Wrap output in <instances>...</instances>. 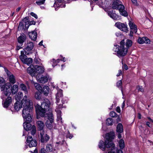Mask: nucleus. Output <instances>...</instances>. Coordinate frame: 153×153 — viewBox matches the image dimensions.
<instances>
[{"instance_id":"obj_1","label":"nucleus","mask_w":153,"mask_h":153,"mask_svg":"<svg viewBox=\"0 0 153 153\" xmlns=\"http://www.w3.org/2000/svg\"><path fill=\"white\" fill-rule=\"evenodd\" d=\"M50 102L47 99H45L42 103L41 106L37 104L35 106L36 111L42 117H44L47 121L45 123L46 126L49 129H51L53 126V117L50 109Z\"/></svg>"},{"instance_id":"obj_2","label":"nucleus","mask_w":153,"mask_h":153,"mask_svg":"<svg viewBox=\"0 0 153 153\" xmlns=\"http://www.w3.org/2000/svg\"><path fill=\"white\" fill-rule=\"evenodd\" d=\"M11 86L9 83H5L4 79L0 77V87L2 92L1 97L3 100L6 99L4 103H2L3 107L5 108H7L12 102L11 97H9L11 94L10 88Z\"/></svg>"},{"instance_id":"obj_3","label":"nucleus","mask_w":153,"mask_h":153,"mask_svg":"<svg viewBox=\"0 0 153 153\" xmlns=\"http://www.w3.org/2000/svg\"><path fill=\"white\" fill-rule=\"evenodd\" d=\"M22 102L26 104L24 105L22 111V115L24 121H28L29 122L32 121L31 115L32 110L33 108L32 101L27 97L25 96L22 99Z\"/></svg>"},{"instance_id":"obj_4","label":"nucleus","mask_w":153,"mask_h":153,"mask_svg":"<svg viewBox=\"0 0 153 153\" xmlns=\"http://www.w3.org/2000/svg\"><path fill=\"white\" fill-rule=\"evenodd\" d=\"M124 40L121 41L120 42V46L116 45L114 48V51L117 52V55L119 57L123 56H125L127 53L128 48L132 45V42L130 40H127L126 44L127 48H124Z\"/></svg>"},{"instance_id":"obj_5","label":"nucleus","mask_w":153,"mask_h":153,"mask_svg":"<svg viewBox=\"0 0 153 153\" xmlns=\"http://www.w3.org/2000/svg\"><path fill=\"white\" fill-rule=\"evenodd\" d=\"M113 9L118 10L120 14L123 16L126 17L128 16L127 12L125 10V7L120 3L119 0H114L112 4Z\"/></svg>"},{"instance_id":"obj_6","label":"nucleus","mask_w":153,"mask_h":153,"mask_svg":"<svg viewBox=\"0 0 153 153\" xmlns=\"http://www.w3.org/2000/svg\"><path fill=\"white\" fill-rule=\"evenodd\" d=\"M99 148L103 151L105 149L106 147L107 148H110L112 147H114V144L113 142L111 141H108V140H105L104 142L102 140H100L99 144Z\"/></svg>"},{"instance_id":"obj_7","label":"nucleus","mask_w":153,"mask_h":153,"mask_svg":"<svg viewBox=\"0 0 153 153\" xmlns=\"http://www.w3.org/2000/svg\"><path fill=\"white\" fill-rule=\"evenodd\" d=\"M5 71L7 75V80L9 82L8 83L10 85V84H13L15 83L16 82L15 76L8 70H7Z\"/></svg>"},{"instance_id":"obj_8","label":"nucleus","mask_w":153,"mask_h":153,"mask_svg":"<svg viewBox=\"0 0 153 153\" xmlns=\"http://www.w3.org/2000/svg\"><path fill=\"white\" fill-rule=\"evenodd\" d=\"M26 144L30 147H35L37 145V142L35 140L33 139L31 136H29L27 138Z\"/></svg>"},{"instance_id":"obj_9","label":"nucleus","mask_w":153,"mask_h":153,"mask_svg":"<svg viewBox=\"0 0 153 153\" xmlns=\"http://www.w3.org/2000/svg\"><path fill=\"white\" fill-rule=\"evenodd\" d=\"M115 26L119 29L126 32L128 30V27L126 25L120 22H117L115 24Z\"/></svg>"},{"instance_id":"obj_10","label":"nucleus","mask_w":153,"mask_h":153,"mask_svg":"<svg viewBox=\"0 0 153 153\" xmlns=\"http://www.w3.org/2000/svg\"><path fill=\"white\" fill-rule=\"evenodd\" d=\"M34 46L33 43L32 42H29L27 43V46L24 49V51L25 54L28 55L29 53L28 52L32 50Z\"/></svg>"},{"instance_id":"obj_11","label":"nucleus","mask_w":153,"mask_h":153,"mask_svg":"<svg viewBox=\"0 0 153 153\" xmlns=\"http://www.w3.org/2000/svg\"><path fill=\"white\" fill-rule=\"evenodd\" d=\"M41 141L42 143L47 142L49 140L50 137L46 134H44V131L40 132Z\"/></svg>"},{"instance_id":"obj_12","label":"nucleus","mask_w":153,"mask_h":153,"mask_svg":"<svg viewBox=\"0 0 153 153\" xmlns=\"http://www.w3.org/2000/svg\"><path fill=\"white\" fill-rule=\"evenodd\" d=\"M25 104L22 102V100L20 102L17 101L14 104V108L15 110L18 111L22 108V106L24 107V105Z\"/></svg>"},{"instance_id":"obj_13","label":"nucleus","mask_w":153,"mask_h":153,"mask_svg":"<svg viewBox=\"0 0 153 153\" xmlns=\"http://www.w3.org/2000/svg\"><path fill=\"white\" fill-rule=\"evenodd\" d=\"M150 42V40L146 37H143L142 38L139 37L138 39V42L140 44H143L144 43L149 44Z\"/></svg>"},{"instance_id":"obj_14","label":"nucleus","mask_w":153,"mask_h":153,"mask_svg":"<svg viewBox=\"0 0 153 153\" xmlns=\"http://www.w3.org/2000/svg\"><path fill=\"white\" fill-rule=\"evenodd\" d=\"M31 122H28V121H25L23 123V126L24 129L26 131L30 130L31 129L32 126H31L30 123Z\"/></svg>"},{"instance_id":"obj_15","label":"nucleus","mask_w":153,"mask_h":153,"mask_svg":"<svg viewBox=\"0 0 153 153\" xmlns=\"http://www.w3.org/2000/svg\"><path fill=\"white\" fill-rule=\"evenodd\" d=\"M36 125L39 130L40 132L44 131L43 129L45 127V124L42 121H38L36 122Z\"/></svg>"},{"instance_id":"obj_16","label":"nucleus","mask_w":153,"mask_h":153,"mask_svg":"<svg viewBox=\"0 0 153 153\" xmlns=\"http://www.w3.org/2000/svg\"><path fill=\"white\" fill-rule=\"evenodd\" d=\"M34 69H36V73L38 74H42L44 72L45 69L43 66L35 65L34 67Z\"/></svg>"},{"instance_id":"obj_17","label":"nucleus","mask_w":153,"mask_h":153,"mask_svg":"<svg viewBox=\"0 0 153 153\" xmlns=\"http://www.w3.org/2000/svg\"><path fill=\"white\" fill-rule=\"evenodd\" d=\"M28 35L30 38L31 40L35 41L36 40L37 37V32L35 31H33L28 33Z\"/></svg>"},{"instance_id":"obj_18","label":"nucleus","mask_w":153,"mask_h":153,"mask_svg":"<svg viewBox=\"0 0 153 153\" xmlns=\"http://www.w3.org/2000/svg\"><path fill=\"white\" fill-rule=\"evenodd\" d=\"M114 134L112 132H110L109 133H107L106 134L105 137L106 140H108V141H112V140L114 138Z\"/></svg>"},{"instance_id":"obj_19","label":"nucleus","mask_w":153,"mask_h":153,"mask_svg":"<svg viewBox=\"0 0 153 153\" xmlns=\"http://www.w3.org/2000/svg\"><path fill=\"white\" fill-rule=\"evenodd\" d=\"M49 76L48 75L43 76L38 79L39 82L42 83H45L48 81Z\"/></svg>"},{"instance_id":"obj_20","label":"nucleus","mask_w":153,"mask_h":153,"mask_svg":"<svg viewBox=\"0 0 153 153\" xmlns=\"http://www.w3.org/2000/svg\"><path fill=\"white\" fill-rule=\"evenodd\" d=\"M130 29L133 30V32L136 33L137 31V26L132 22L129 21L128 23Z\"/></svg>"},{"instance_id":"obj_21","label":"nucleus","mask_w":153,"mask_h":153,"mask_svg":"<svg viewBox=\"0 0 153 153\" xmlns=\"http://www.w3.org/2000/svg\"><path fill=\"white\" fill-rule=\"evenodd\" d=\"M107 13L110 17L114 20H117L118 18V16L115 13H113V11H108Z\"/></svg>"},{"instance_id":"obj_22","label":"nucleus","mask_w":153,"mask_h":153,"mask_svg":"<svg viewBox=\"0 0 153 153\" xmlns=\"http://www.w3.org/2000/svg\"><path fill=\"white\" fill-rule=\"evenodd\" d=\"M27 71L28 73L32 76H34L36 75V69L32 68L31 66L28 67L27 68Z\"/></svg>"},{"instance_id":"obj_23","label":"nucleus","mask_w":153,"mask_h":153,"mask_svg":"<svg viewBox=\"0 0 153 153\" xmlns=\"http://www.w3.org/2000/svg\"><path fill=\"white\" fill-rule=\"evenodd\" d=\"M63 96L62 90L61 89H59L58 91V92L56 94V103H58L59 100L60 99L59 98L60 97H62Z\"/></svg>"},{"instance_id":"obj_24","label":"nucleus","mask_w":153,"mask_h":153,"mask_svg":"<svg viewBox=\"0 0 153 153\" xmlns=\"http://www.w3.org/2000/svg\"><path fill=\"white\" fill-rule=\"evenodd\" d=\"M20 87L21 90L24 91L25 93V96L26 95L27 97V95L28 93V91L26 85L22 83L20 84Z\"/></svg>"},{"instance_id":"obj_25","label":"nucleus","mask_w":153,"mask_h":153,"mask_svg":"<svg viewBox=\"0 0 153 153\" xmlns=\"http://www.w3.org/2000/svg\"><path fill=\"white\" fill-rule=\"evenodd\" d=\"M108 153H123V152L121 150L117 149L114 144V147H112V146L111 151L108 152Z\"/></svg>"},{"instance_id":"obj_26","label":"nucleus","mask_w":153,"mask_h":153,"mask_svg":"<svg viewBox=\"0 0 153 153\" xmlns=\"http://www.w3.org/2000/svg\"><path fill=\"white\" fill-rule=\"evenodd\" d=\"M18 90V86L16 85H13L11 86V92L13 94H15Z\"/></svg>"},{"instance_id":"obj_27","label":"nucleus","mask_w":153,"mask_h":153,"mask_svg":"<svg viewBox=\"0 0 153 153\" xmlns=\"http://www.w3.org/2000/svg\"><path fill=\"white\" fill-rule=\"evenodd\" d=\"M24 51H21V55L19 56L21 60L24 63L27 58V56L24 54Z\"/></svg>"},{"instance_id":"obj_28","label":"nucleus","mask_w":153,"mask_h":153,"mask_svg":"<svg viewBox=\"0 0 153 153\" xmlns=\"http://www.w3.org/2000/svg\"><path fill=\"white\" fill-rule=\"evenodd\" d=\"M116 131L118 133H121L123 131V125L121 123H119L117 127Z\"/></svg>"},{"instance_id":"obj_29","label":"nucleus","mask_w":153,"mask_h":153,"mask_svg":"<svg viewBox=\"0 0 153 153\" xmlns=\"http://www.w3.org/2000/svg\"><path fill=\"white\" fill-rule=\"evenodd\" d=\"M49 87L48 86H45L43 87L42 90V91L43 92L44 94L46 96L49 93Z\"/></svg>"},{"instance_id":"obj_30","label":"nucleus","mask_w":153,"mask_h":153,"mask_svg":"<svg viewBox=\"0 0 153 153\" xmlns=\"http://www.w3.org/2000/svg\"><path fill=\"white\" fill-rule=\"evenodd\" d=\"M26 39V37L24 35H21L19 36L18 39V42L20 44H22Z\"/></svg>"},{"instance_id":"obj_31","label":"nucleus","mask_w":153,"mask_h":153,"mask_svg":"<svg viewBox=\"0 0 153 153\" xmlns=\"http://www.w3.org/2000/svg\"><path fill=\"white\" fill-rule=\"evenodd\" d=\"M23 94L22 92H19L17 94L15 95V98L17 101H18V100H20L21 99L22 97L23 96Z\"/></svg>"},{"instance_id":"obj_32","label":"nucleus","mask_w":153,"mask_h":153,"mask_svg":"<svg viewBox=\"0 0 153 153\" xmlns=\"http://www.w3.org/2000/svg\"><path fill=\"white\" fill-rule=\"evenodd\" d=\"M33 59L31 58H27L24 63L28 65H30L32 62Z\"/></svg>"},{"instance_id":"obj_33","label":"nucleus","mask_w":153,"mask_h":153,"mask_svg":"<svg viewBox=\"0 0 153 153\" xmlns=\"http://www.w3.org/2000/svg\"><path fill=\"white\" fill-rule=\"evenodd\" d=\"M60 60V59H58L56 60L54 59H53L51 61V62H52V66L54 67L59 62Z\"/></svg>"},{"instance_id":"obj_34","label":"nucleus","mask_w":153,"mask_h":153,"mask_svg":"<svg viewBox=\"0 0 153 153\" xmlns=\"http://www.w3.org/2000/svg\"><path fill=\"white\" fill-rule=\"evenodd\" d=\"M106 123L108 125H112L113 123V120L112 118H109L106 120Z\"/></svg>"},{"instance_id":"obj_35","label":"nucleus","mask_w":153,"mask_h":153,"mask_svg":"<svg viewBox=\"0 0 153 153\" xmlns=\"http://www.w3.org/2000/svg\"><path fill=\"white\" fill-rule=\"evenodd\" d=\"M34 85L35 88L37 90L40 91V92L42 91V88L39 84L36 83L34 84Z\"/></svg>"},{"instance_id":"obj_36","label":"nucleus","mask_w":153,"mask_h":153,"mask_svg":"<svg viewBox=\"0 0 153 153\" xmlns=\"http://www.w3.org/2000/svg\"><path fill=\"white\" fill-rule=\"evenodd\" d=\"M119 145L121 149H123L125 146L124 142L123 140L121 139L119 141Z\"/></svg>"},{"instance_id":"obj_37","label":"nucleus","mask_w":153,"mask_h":153,"mask_svg":"<svg viewBox=\"0 0 153 153\" xmlns=\"http://www.w3.org/2000/svg\"><path fill=\"white\" fill-rule=\"evenodd\" d=\"M35 97L36 99H40L41 97V94L39 92H36L35 93Z\"/></svg>"},{"instance_id":"obj_38","label":"nucleus","mask_w":153,"mask_h":153,"mask_svg":"<svg viewBox=\"0 0 153 153\" xmlns=\"http://www.w3.org/2000/svg\"><path fill=\"white\" fill-rule=\"evenodd\" d=\"M31 134L32 135H34L36 133V128L35 126L33 125L31 128Z\"/></svg>"},{"instance_id":"obj_39","label":"nucleus","mask_w":153,"mask_h":153,"mask_svg":"<svg viewBox=\"0 0 153 153\" xmlns=\"http://www.w3.org/2000/svg\"><path fill=\"white\" fill-rule=\"evenodd\" d=\"M55 111L57 112V117H59V119H60L61 121L62 122V118L61 117V112L60 110L56 109Z\"/></svg>"},{"instance_id":"obj_40","label":"nucleus","mask_w":153,"mask_h":153,"mask_svg":"<svg viewBox=\"0 0 153 153\" xmlns=\"http://www.w3.org/2000/svg\"><path fill=\"white\" fill-rule=\"evenodd\" d=\"M45 0H38L36 2V3L39 5H40L43 4L45 1Z\"/></svg>"},{"instance_id":"obj_41","label":"nucleus","mask_w":153,"mask_h":153,"mask_svg":"<svg viewBox=\"0 0 153 153\" xmlns=\"http://www.w3.org/2000/svg\"><path fill=\"white\" fill-rule=\"evenodd\" d=\"M110 116L112 117H116L117 116V114L114 111H112L110 113Z\"/></svg>"},{"instance_id":"obj_42","label":"nucleus","mask_w":153,"mask_h":153,"mask_svg":"<svg viewBox=\"0 0 153 153\" xmlns=\"http://www.w3.org/2000/svg\"><path fill=\"white\" fill-rule=\"evenodd\" d=\"M46 149L47 150L48 152H50L52 151V148L51 144H48L46 146Z\"/></svg>"},{"instance_id":"obj_43","label":"nucleus","mask_w":153,"mask_h":153,"mask_svg":"<svg viewBox=\"0 0 153 153\" xmlns=\"http://www.w3.org/2000/svg\"><path fill=\"white\" fill-rule=\"evenodd\" d=\"M138 91L143 92L144 89L142 86H138L137 88Z\"/></svg>"},{"instance_id":"obj_44","label":"nucleus","mask_w":153,"mask_h":153,"mask_svg":"<svg viewBox=\"0 0 153 153\" xmlns=\"http://www.w3.org/2000/svg\"><path fill=\"white\" fill-rule=\"evenodd\" d=\"M122 85V82L121 80H119L117 83V86L118 87H119L121 86Z\"/></svg>"},{"instance_id":"obj_45","label":"nucleus","mask_w":153,"mask_h":153,"mask_svg":"<svg viewBox=\"0 0 153 153\" xmlns=\"http://www.w3.org/2000/svg\"><path fill=\"white\" fill-rule=\"evenodd\" d=\"M30 14L33 17H34L36 19H37L38 18V16L37 15L34 13L31 12L30 13Z\"/></svg>"},{"instance_id":"obj_46","label":"nucleus","mask_w":153,"mask_h":153,"mask_svg":"<svg viewBox=\"0 0 153 153\" xmlns=\"http://www.w3.org/2000/svg\"><path fill=\"white\" fill-rule=\"evenodd\" d=\"M132 3L134 4L135 5L138 6L139 5L137 3V0H131Z\"/></svg>"},{"instance_id":"obj_47","label":"nucleus","mask_w":153,"mask_h":153,"mask_svg":"<svg viewBox=\"0 0 153 153\" xmlns=\"http://www.w3.org/2000/svg\"><path fill=\"white\" fill-rule=\"evenodd\" d=\"M133 33H134L133 30H131L130 31L129 35L131 37H132L133 36Z\"/></svg>"},{"instance_id":"obj_48","label":"nucleus","mask_w":153,"mask_h":153,"mask_svg":"<svg viewBox=\"0 0 153 153\" xmlns=\"http://www.w3.org/2000/svg\"><path fill=\"white\" fill-rule=\"evenodd\" d=\"M41 153H45V150L44 148H42L40 151Z\"/></svg>"},{"instance_id":"obj_49","label":"nucleus","mask_w":153,"mask_h":153,"mask_svg":"<svg viewBox=\"0 0 153 153\" xmlns=\"http://www.w3.org/2000/svg\"><path fill=\"white\" fill-rule=\"evenodd\" d=\"M122 73V72L121 70H119L118 71V73L117 75V76H120L121 74Z\"/></svg>"},{"instance_id":"obj_50","label":"nucleus","mask_w":153,"mask_h":153,"mask_svg":"<svg viewBox=\"0 0 153 153\" xmlns=\"http://www.w3.org/2000/svg\"><path fill=\"white\" fill-rule=\"evenodd\" d=\"M116 111L118 113H120V109L119 107H117L116 108Z\"/></svg>"},{"instance_id":"obj_51","label":"nucleus","mask_w":153,"mask_h":153,"mask_svg":"<svg viewBox=\"0 0 153 153\" xmlns=\"http://www.w3.org/2000/svg\"><path fill=\"white\" fill-rule=\"evenodd\" d=\"M36 24V22L34 21H32L30 22H29V25H31L32 24L35 25Z\"/></svg>"},{"instance_id":"obj_52","label":"nucleus","mask_w":153,"mask_h":153,"mask_svg":"<svg viewBox=\"0 0 153 153\" xmlns=\"http://www.w3.org/2000/svg\"><path fill=\"white\" fill-rule=\"evenodd\" d=\"M118 138L119 139L121 138L122 137L120 133H118L117 136Z\"/></svg>"},{"instance_id":"obj_53","label":"nucleus","mask_w":153,"mask_h":153,"mask_svg":"<svg viewBox=\"0 0 153 153\" xmlns=\"http://www.w3.org/2000/svg\"><path fill=\"white\" fill-rule=\"evenodd\" d=\"M124 68L126 70H127L128 69V67L125 64L124 65Z\"/></svg>"},{"instance_id":"obj_54","label":"nucleus","mask_w":153,"mask_h":153,"mask_svg":"<svg viewBox=\"0 0 153 153\" xmlns=\"http://www.w3.org/2000/svg\"><path fill=\"white\" fill-rule=\"evenodd\" d=\"M22 26V22H20L19 25V26H18V28H19V27H20Z\"/></svg>"},{"instance_id":"obj_55","label":"nucleus","mask_w":153,"mask_h":153,"mask_svg":"<svg viewBox=\"0 0 153 153\" xmlns=\"http://www.w3.org/2000/svg\"><path fill=\"white\" fill-rule=\"evenodd\" d=\"M30 152H31V153H37V151L36 149L34 150L33 153L32 151H30Z\"/></svg>"},{"instance_id":"obj_56","label":"nucleus","mask_w":153,"mask_h":153,"mask_svg":"<svg viewBox=\"0 0 153 153\" xmlns=\"http://www.w3.org/2000/svg\"><path fill=\"white\" fill-rule=\"evenodd\" d=\"M147 118L150 122L153 123V120H152L150 117H148Z\"/></svg>"},{"instance_id":"obj_57","label":"nucleus","mask_w":153,"mask_h":153,"mask_svg":"<svg viewBox=\"0 0 153 153\" xmlns=\"http://www.w3.org/2000/svg\"><path fill=\"white\" fill-rule=\"evenodd\" d=\"M125 101H124L122 104V108H123L125 107Z\"/></svg>"},{"instance_id":"obj_58","label":"nucleus","mask_w":153,"mask_h":153,"mask_svg":"<svg viewBox=\"0 0 153 153\" xmlns=\"http://www.w3.org/2000/svg\"><path fill=\"white\" fill-rule=\"evenodd\" d=\"M69 136H68L69 135H68V136H67V137H69L70 138H71L72 137V135H71V134H69Z\"/></svg>"},{"instance_id":"obj_59","label":"nucleus","mask_w":153,"mask_h":153,"mask_svg":"<svg viewBox=\"0 0 153 153\" xmlns=\"http://www.w3.org/2000/svg\"><path fill=\"white\" fill-rule=\"evenodd\" d=\"M115 35L117 36H119L121 35L120 34L118 33H116Z\"/></svg>"},{"instance_id":"obj_60","label":"nucleus","mask_w":153,"mask_h":153,"mask_svg":"<svg viewBox=\"0 0 153 153\" xmlns=\"http://www.w3.org/2000/svg\"><path fill=\"white\" fill-rule=\"evenodd\" d=\"M43 43V41H41L39 43V45H42Z\"/></svg>"},{"instance_id":"obj_61","label":"nucleus","mask_w":153,"mask_h":153,"mask_svg":"<svg viewBox=\"0 0 153 153\" xmlns=\"http://www.w3.org/2000/svg\"><path fill=\"white\" fill-rule=\"evenodd\" d=\"M150 123L149 122H146V125L148 126L149 127H150V126H149Z\"/></svg>"},{"instance_id":"obj_62","label":"nucleus","mask_w":153,"mask_h":153,"mask_svg":"<svg viewBox=\"0 0 153 153\" xmlns=\"http://www.w3.org/2000/svg\"><path fill=\"white\" fill-rule=\"evenodd\" d=\"M26 134V131H23V134L22 135L23 136H25Z\"/></svg>"},{"instance_id":"obj_63","label":"nucleus","mask_w":153,"mask_h":153,"mask_svg":"<svg viewBox=\"0 0 153 153\" xmlns=\"http://www.w3.org/2000/svg\"><path fill=\"white\" fill-rule=\"evenodd\" d=\"M21 9V8L20 7H18V8H17L16 10V11L17 12H18Z\"/></svg>"},{"instance_id":"obj_64","label":"nucleus","mask_w":153,"mask_h":153,"mask_svg":"<svg viewBox=\"0 0 153 153\" xmlns=\"http://www.w3.org/2000/svg\"><path fill=\"white\" fill-rule=\"evenodd\" d=\"M138 117L139 119H140L141 118V115L139 113L138 114Z\"/></svg>"}]
</instances>
